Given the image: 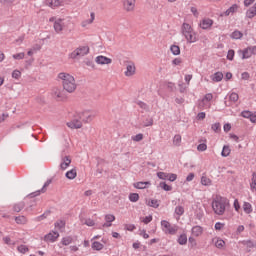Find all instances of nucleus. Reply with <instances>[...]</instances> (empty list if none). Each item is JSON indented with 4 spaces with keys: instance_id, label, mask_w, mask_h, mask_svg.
I'll return each instance as SVG.
<instances>
[{
    "instance_id": "obj_1",
    "label": "nucleus",
    "mask_w": 256,
    "mask_h": 256,
    "mask_svg": "<svg viewBox=\"0 0 256 256\" xmlns=\"http://www.w3.org/2000/svg\"><path fill=\"white\" fill-rule=\"evenodd\" d=\"M95 118V112L91 110H86L80 113H76L74 118L67 123V127L70 129H81L83 123H91Z\"/></svg>"
},
{
    "instance_id": "obj_2",
    "label": "nucleus",
    "mask_w": 256,
    "mask_h": 256,
    "mask_svg": "<svg viewBox=\"0 0 256 256\" xmlns=\"http://www.w3.org/2000/svg\"><path fill=\"white\" fill-rule=\"evenodd\" d=\"M229 205V199L221 195H216L212 200V210L215 213V215L218 216L225 215V211H227Z\"/></svg>"
},
{
    "instance_id": "obj_3",
    "label": "nucleus",
    "mask_w": 256,
    "mask_h": 256,
    "mask_svg": "<svg viewBox=\"0 0 256 256\" xmlns=\"http://www.w3.org/2000/svg\"><path fill=\"white\" fill-rule=\"evenodd\" d=\"M58 79L62 81V86L64 91L67 93H73L77 89V83L75 82V77L69 73L61 72L58 74Z\"/></svg>"
},
{
    "instance_id": "obj_4",
    "label": "nucleus",
    "mask_w": 256,
    "mask_h": 256,
    "mask_svg": "<svg viewBox=\"0 0 256 256\" xmlns=\"http://www.w3.org/2000/svg\"><path fill=\"white\" fill-rule=\"evenodd\" d=\"M182 35L185 37L187 43H197L198 38H197V32L193 30V27L189 25V23H183L182 24Z\"/></svg>"
},
{
    "instance_id": "obj_5",
    "label": "nucleus",
    "mask_w": 256,
    "mask_h": 256,
    "mask_svg": "<svg viewBox=\"0 0 256 256\" xmlns=\"http://www.w3.org/2000/svg\"><path fill=\"white\" fill-rule=\"evenodd\" d=\"M161 229L165 235H177V231H179V226L176 224H171L167 220H162L160 222Z\"/></svg>"
},
{
    "instance_id": "obj_6",
    "label": "nucleus",
    "mask_w": 256,
    "mask_h": 256,
    "mask_svg": "<svg viewBox=\"0 0 256 256\" xmlns=\"http://www.w3.org/2000/svg\"><path fill=\"white\" fill-rule=\"evenodd\" d=\"M89 55V46H80L76 48L70 55V59H77L79 57H85Z\"/></svg>"
},
{
    "instance_id": "obj_7",
    "label": "nucleus",
    "mask_w": 256,
    "mask_h": 256,
    "mask_svg": "<svg viewBox=\"0 0 256 256\" xmlns=\"http://www.w3.org/2000/svg\"><path fill=\"white\" fill-rule=\"evenodd\" d=\"M67 153H69V152L64 151L60 155L61 162H60L59 167H60L61 171L67 170L69 165H71V156L67 155Z\"/></svg>"
},
{
    "instance_id": "obj_8",
    "label": "nucleus",
    "mask_w": 256,
    "mask_h": 256,
    "mask_svg": "<svg viewBox=\"0 0 256 256\" xmlns=\"http://www.w3.org/2000/svg\"><path fill=\"white\" fill-rule=\"evenodd\" d=\"M239 54L242 55V59H251L252 55H256V46H249L244 50H239Z\"/></svg>"
},
{
    "instance_id": "obj_9",
    "label": "nucleus",
    "mask_w": 256,
    "mask_h": 256,
    "mask_svg": "<svg viewBox=\"0 0 256 256\" xmlns=\"http://www.w3.org/2000/svg\"><path fill=\"white\" fill-rule=\"evenodd\" d=\"M137 71V68L135 67V62L133 61H127L126 62V71L124 72L125 77H133Z\"/></svg>"
},
{
    "instance_id": "obj_10",
    "label": "nucleus",
    "mask_w": 256,
    "mask_h": 256,
    "mask_svg": "<svg viewBox=\"0 0 256 256\" xmlns=\"http://www.w3.org/2000/svg\"><path fill=\"white\" fill-rule=\"evenodd\" d=\"M52 95L57 101H65L67 99V94L65 93V90H62L60 88H54L52 90Z\"/></svg>"
},
{
    "instance_id": "obj_11",
    "label": "nucleus",
    "mask_w": 256,
    "mask_h": 256,
    "mask_svg": "<svg viewBox=\"0 0 256 256\" xmlns=\"http://www.w3.org/2000/svg\"><path fill=\"white\" fill-rule=\"evenodd\" d=\"M57 239H59V232L57 231L49 232L44 236V241H46L47 243H55Z\"/></svg>"
},
{
    "instance_id": "obj_12",
    "label": "nucleus",
    "mask_w": 256,
    "mask_h": 256,
    "mask_svg": "<svg viewBox=\"0 0 256 256\" xmlns=\"http://www.w3.org/2000/svg\"><path fill=\"white\" fill-rule=\"evenodd\" d=\"M51 185V180H47L43 187L40 190H37L35 192H32L29 194V197H39V195H41V193H45V191H47V188Z\"/></svg>"
},
{
    "instance_id": "obj_13",
    "label": "nucleus",
    "mask_w": 256,
    "mask_h": 256,
    "mask_svg": "<svg viewBox=\"0 0 256 256\" xmlns=\"http://www.w3.org/2000/svg\"><path fill=\"white\" fill-rule=\"evenodd\" d=\"M95 62L98 65H111L113 60H111V58H108L107 56L100 55L96 57Z\"/></svg>"
},
{
    "instance_id": "obj_14",
    "label": "nucleus",
    "mask_w": 256,
    "mask_h": 256,
    "mask_svg": "<svg viewBox=\"0 0 256 256\" xmlns=\"http://www.w3.org/2000/svg\"><path fill=\"white\" fill-rule=\"evenodd\" d=\"M238 10H239V5L233 4L224 13L221 14V17H229V15H233L234 13H237Z\"/></svg>"
},
{
    "instance_id": "obj_15",
    "label": "nucleus",
    "mask_w": 256,
    "mask_h": 256,
    "mask_svg": "<svg viewBox=\"0 0 256 256\" xmlns=\"http://www.w3.org/2000/svg\"><path fill=\"white\" fill-rule=\"evenodd\" d=\"M192 237H201L203 235V227L200 225L193 226L191 229Z\"/></svg>"
},
{
    "instance_id": "obj_16",
    "label": "nucleus",
    "mask_w": 256,
    "mask_h": 256,
    "mask_svg": "<svg viewBox=\"0 0 256 256\" xmlns=\"http://www.w3.org/2000/svg\"><path fill=\"white\" fill-rule=\"evenodd\" d=\"M200 27L204 30L211 29V27H213V20L209 18L203 19L200 22Z\"/></svg>"
},
{
    "instance_id": "obj_17",
    "label": "nucleus",
    "mask_w": 256,
    "mask_h": 256,
    "mask_svg": "<svg viewBox=\"0 0 256 256\" xmlns=\"http://www.w3.org/2000/svg\"><path fill=\"white\" fill-rule=\"evenodd\" d=\"M126 11H133L135 9V0H122Z\"/></svg>"
},
{
    "instance_id": "obj_18",
    "label": "nucleus",
    "mask_w": 256,
    "mask_h": 256,
    "mask_svg": "<svg viewBox=\"0 0 256 256\" xmlns=\"http://www.w3.org/2000/svg\"><path fill=\"white\" fill-rule=\"evenodd\" d=\"M64 25H65V23H63V19L55 20L54 31H56V33H61V31H63Z\"/></svg>"
},
{
    "instance_id": "obj_19",
    "label": "nucleus",
    "mask_w": 256,
    "mask_h": 256,
    "mask_svg": "<svg viewBox=\"0 0 256 256\" xmlns=\"http://www.w3.org/2000/svg\"><path fill=\"white\" fill-rule=\"evenodd\" d=\"M136 105L142 110V113H149L151 111V108L147 105V103L138 100L136 101Z\"/></svg>"
},
{
    "instance_id": "obj_20",
    "label": "nucleus",
    "mask_w": 256,
    "mask_h": 256,
    "mask_svg": "<svg viewBox=\"0 0 256 256\" xmlns=\"http://www.w3.org/2000/svg\"><path fill=\"white\" fill-rule=\"evenodd\" d=\"M212 81L215 83H219L223 81V73L222 72H215L213 76L211 77Z\"/></svg>"
},
{
    "instance_id": "obj_21",
    "label": "nucleus",
    "mask_w": 256,
    "mask_h": 256,
    "mask_svg": "<svg viewBox=\"0 0 256 256\" xmlns=\"http://www.w3.org/2000/svg\"><path fill=\"white\" fill-rule=\"evenodd\" d=\"M243 211H244V213H246L247 215H249L250 213H253V206L251 205V203H249V202H244V203H243Z\"/></svg>"
},
{
    "instance_id": "obj_22",
    "label": "nucleus",
    "mask_w": 256,
    "mask_h": 256,
    "mask_svg": "<svg viewBox=\"0 0 256 256\" xmlns=\"http://www.w3.org/2000/svg\"><path fill=\"white\" fill-rule=\"evenodd\" d=\"M66 179L73 180L75 177H77V170L75 168L71 169L70 171H67L65 174Z\"/></svg>"
},
{
    "instance_id": "obj_23",
    "label": "nucleus",
    "mask_w": 256,
    "mask_h": 256,
    "mask_svg": "<svg viewBox=\"0 0 256 256\" xmlns=\"http://www.w3.org/2000/svg\"><path fill=\"white\" fill-rule=\"evenodd\" d=\"M46 5L51 7V9H55V7H59L61 5V1L59 0H46Z\"/></svg>"
},
{
    "instance_id": "obj_24",
    "label": "nucleus",
    "mask_w": 256,
    "mask_h": 256,
    "mask_svg": "<svg viewBox=\"0 0 256 256\" xmlns=\"http://www.w3.org/2000/svg\"><path fill=\"white\" fill-rule=\"evenodd\" d=\"M147 185H151V182H136L134 183L135 189H147Z\"/></svg>"
},
{
    "instance_id": "obj_25",
    "label": "nucleus",
    "mask_w": 256,
    "mask_h": 256,
    "mask_svg": "<svg viewBox=\"0 0 256 256\" xmlns=\"http://www.w3.org/2000/svg\"><path fill=\"white\" fill-rule=\"evenodd\" d=\"M93 251H101L105 247L101 242L94 241L91 245Z\"/></svg>"
},
{
    "instance_id": "obj_26",
    "label": "nucleus",
    "mask_w": 256,
    "mask_h": 256,
    "mask_svg": "<svg viewBox=\"0 0 256 256\" xmlns=\"http://www.w3.org/2000/svg\"><path fill=\"white\" fill-rule=\"evenodd\" d=\"M25 209V202H19L13 206V211L19 213Z\"/></svg>"
},
{
    "instance_id": "obj_27",
    "label": "nucleus",
    "mask_w": 256,
    "mask_h": 256,
    "mask_svg": "<svg viewBox=\"0 0 256 256\" xmlns=\"http://www.w3.org/2000/svg\"><path fill=\"white\" fill-rule=\"evenodd\" d=\"M241 243H242V245L247 247V249H249L248 251H251V249H253L255 247V242L252 240H244Z\"/></svg>"
},
{
    "instance_id": "obj_28",
    "label": "nucleus",
    "mask_w": 256,
    "mask_h": 256,
    "mask_svg": "<svg viewBox=\"0 0 256 256\" xmlns=\"http://www.w3.org/2000/svg\"><path fill=\"white\" fill-rule=\"evenodd\" d=\"M93 21H95V13L92 12L90 14V19L82 22V27H87V25H91V23H93Z\"/></svg>"
},
{
    "instance_id": "obj_29",
    "label": "nucleus",
    "mask_w": 256,
    "mask_h": 256,
    "mask_svg": "<svg viewBox=\"0 0 256 256\" xmlns=\"http://www.w3.org/2000/svg\"><path fill=\"white\" fill-rule=\"evenodd\" d=\"M93 21H95V13L92 12L90 14V19L82 22V27H87V25H91V23H93Z\"/></svg>"
},
{
    "instance_id": "obj_30",
    "label": "nucleus",
    "mask_w": 256,
    "mask_h": 256,
    "mask_svg": "<svg viewBox=\"0 0 256 256\" xmlns=\"http://www.w3.org/2000/svg\"><path fill=\"white\" fill-rule=\"evenodd\" d=\"M15 222L17 225H25V223H27V218L25 216H16Z\"/></svg>"
},
{
    "instance_id": "obj_31",
    "label": "nucleus",
    "mask_w": 256,
    "mask_h": 256,
    "mask_svg": "<svg viewBox=\"0 0 256 256\" xmlns=\"http://www.w3.org/2000/svg\"><path fill=\"white\" fill-rule=\"evenodd\" d=\"M177 242L179 243V245H187V234H181L178 237Z\"/></svg>"
},
{
    "instance_id": "obj_32",
    "label": "nucleus",
    "mask_w": 256,
    "mask_h": 256,
    "mask_svg": "<svg viewBox=\"0 0 256 256\" xmlns=\"http://www.w3.org/2000/svg\"><path fill=\"white\" fill-rule=\"evenodd\" d=\"M170 51L172 55H181V48L175 44L170 47Z\"/></svg>"
},
{
    "instance_id": "obj_33",
    "label": "nucleus",
    "mask_w": 256,
    "mask_h": 256,
    "mask_svg": "<svg viewBox=\"0 0 256 256\" xmlns=\"http://www.w3.org/2000/svg\"><path fill=\"white\" fill-rule=\"evenodd\" d=\"M54 226H55V228L58 229L59 231H63V229H65V221H63V220H58L57 222H55Z\"/></svg>"
},
{
    "instance_id": "obj_34",
    "label": "nucleus",
    "mask_w": 256,
    "mask_h": 256,
    "mask_svg": "<svg viewBox=\"0 0 256 256\" xmlns=\"http://www.w3.org/2000/svg\"><path fill=\"white\" fill-rule=\"evenodd\" d=\"M61 243L64 246L71 245V243H73V238L71 236L63 237Z\"/></svg>"
},
{
    "instance_id": "obj_35",
    "label": "nucleus",
    "mask_w": 256,
    "mask_h": 256,
    "mask_svg": "<svg viewBox=\"0 0 256 256\" xmlns=\"http://www.w3.org/2000/svg\"><path fill=\"white\" fill-rule=\"evenodd\" d=\"M231 39H241L243 37V33L239 30H235L230 35Z\"/></svg>"
},
{
    "instance_id": "obj_36",
    "label": "nucleus",
    "mask_w": 256,
    "mask_h": 256,
    "mask_svg": "<svg viewBox=\"0 0 256 256\" xmlns=\"http://www.w3.org/2000/svg\"><path fill=\"white\" fill-rule=\"evenodd\" d=\"M173 145H175V147H181V135L176 134L173 137Z\"/></svg>"
},
{
    "instance_id": "obj_37",
    "label": "nucleus",
    "mask_w": 256,
    "mask_h": 256,
    "mask_svg": "<svg viewBox=\"0 0 256 256\" xmlns=\"http://www.w3.org/2000/svg\"><path fill=\"white\" fill-rule=\"evenodd\" d=\"M128 199L131 203H137L139 201V195L137 193H130Z\"/></svg>"
},
{
    "instance_id": "obj_38",
    "label": "nucleus",
    "mask_w": 256,
    "mask_h": 256,
    "mask_svg": "<svg viewBox=\"0 0 256 256\" xmlns=\"http://www.w3.org/2000/svg\"><path fill=\"white\" fill-rule=\"evenodd\" d=\"M174 213L178 217H181V215H183L185 213V208H183V206H176Z\"/></svg>"
},
{
    "instance_id": "obj_39",
    "label": "nucleus",
    "mask_w": 256,
    "mask_h": 256,
    "mask_svg": "<svg viewBox=\"0 0 256 256\" xmlns=\"http://www.w3.org/2000/svg\"><path fill=\"white\" fill-rule=\"evenodd\" d=\"M231 153V148H229V146L225 145L223 146L221 155L222 157H229V154Z\"/></svg>"
},
{
    "instance_id": "obj_40",
    "label": "nucleus",
    "mask_w": 256,
    "mask_h": 256,
    "mask_svg": "<svg viewBox=\"0 0 256 256\" xmlns=\"http://www.w3.org/2000/svg\"><path fill=\"white\" fill-rule=\"evenodd\" d=\"M148 207H153L154 209H157L159 207V201L152 199L147 202Z\"/></svg>"
},
{
    "instance_id": "obj_41",
    "label": "nucleus",
    "mask_w": 256,
    "mask_h": 256,
    "mask_svg": "<svg viewBox=\"0 0 256 256\" xmlns=\"http://www.w3.org/2000/svg\"><path fill=\"white\" fill-rule=\"evenodd\" d=\"M152 125H153V118H146L145 120L142 121L143 127H152Z\"/></svg>"
},
{
    "instance_id": "obj_42",
    "label": "nucleus",
    "mask_w": 256,
    "mask_h": 256,
    "mask_svg": "<svg viewBox=\"0 0 256 256\" xmlns=\"http://www.w3.org/2000/svg\"><path fill=\"white\" fill-rule=\"evenodd\" d=\"M215 247H217V249H223V247H225V241L223 239L217 238Z\"/></svg>"
},
{
    "instance_id": "obj_43",
    "label": "nucleus",
    "mask_w": 256,
    "mask_h": 256,
    "mask_svg": "<svg viewBox=\"0 0 256 256\" xmlns=\"http://www.w3.org/2000/svg\"><path fill=\"white\" fill-rule=\"evenodd\" d=\"M229 100L232 102V103H237V101H239V94L235 93V92H232L230 95H229Z\"/></svg>"
},
{
    "instance_id": "obj_44",
    "label": "nucleus",
    "mask_w": 256,
    "mask_h": 256,
    "mask_svg": "<svg viewBox=\"0 0 256 256\" xmlns=\"http://www.w3.org/2000/svg\"><path fill=\"white\" fill-rule=\"evenodd\" d=\"M201 184L205 187H209L211 185V179L207 178L206 176L201 177Z\"/></svg>"
},
{
    "instance_id": "obj_45",
    "label": "nucleus",
    "mask_w": 256,
    "mask_h": 256,
    "mask_svg": "<svg viewBox=\"0 0 256 256\" xmlns=\"http://www.w3.org/2000/svg\"><path fill=\"white\" fill-rule=\"evenodd\" d=\"M157 177H158V179H161L162 181H167V179L169 177V173L158 172Z\"/></svg>"
},
{
    "instance_id": "obj_46",
    "label": "nucleus",
    "mask_w": 256,
    "mask_h": 256,
    "mask_svg": "<svg viewBox=\"0 0 256 256\" xmlns=\"http://www.w3.org/2000/svg\"><path fill=\"white\" fill-rule=\"evenodd\" d=\"M160 187H161V189H163L164 191H173V187L167 185L166 182H160Z\"/></svg>"
},
{
    "instance_id": "obj_47",
    "label": "nucleus",
    "mask_w": 256,
    "mask_h": 256,
    "mask_svg": "<svg viewBox=\"0 0 256 256\" xmlns=\"http://www.w3.org/2000/svg\"><path fill=\"white\" fill-rule=\"evenodd\" d=\"M211 129L213 130L214 133H219V131H221V123L219 122L214 123Z\"/></svg>"
},
{
    "instance_id": "obj_48",
    "label": "nucleus",
    "mask_w": 256,
    "mask_h": 256,
    "mask_svg": "<svg viewBox=\"0 0 256 256\" xmlns=\"http://www.w3.org/2000/svg\"><path fill=\"white\" fill-rule=\"evenodd\" d=\"M12 57L16 61H21V59H25V53H23V52L17 53V54L12 55Z\"/></svg>"
},
{
    "instance_id": "obj_49",
    "label": "nucleus",
    "mask_w": 256,
    "mask_h": 256,
    "mask_svg": "<svg viewBox=\"0 0 256 256\" xmlns=\"http://www.w3.org/2000/svg\"><path fill=\"white\" fill-rule=\"evenodd\" d=\"M19 253L25 254L29 251V247H27L26 245H20L17 247Z\"/></svg>"
},
{
    "instance_id": "obj_50",
    "label": "nucleus",
    "mask_w": 256,
    "mask_h": 256,
    "mask_svg": "<svg viewBox=\"0 0 256 256\" xmlns=\"http://www.w3.org/2000/svg\"><path fill=\"white\" fill-rule=\"evenodd\" d=\"M234 58H235V50L233 49L228 50V53H227L228 61H233Z\"/></svg>"
},
{
    "instance_id": "obj_51",
    "label": "nucleus",
    "mask_w": 256,
    "mask_h": 256,
    "mask_svg": "<svg viewBox=\"0 0 256 256\" xmlns=\"http://www.w3.org/2000/svg\"><path fill=\"white\" fill-rule=\"evenodd\" d=\"M105 221L106 223H113V221H115V215L113 214L105 215Z\"/></svg>"
},
{
    "instance_id": "obj_52",
    "label": "nucleus",
    "mask_w": 256,
    "mask_h": 256,
    "mask_svg": "<svg viewBox=\"0 0 256 256\" xmlns=\"http://www.w3.org/2000/svg\"><path fill=\"white\" fill-rule=\"evenodd\" d=\"M132 141H136V143H139V141H143V134L139 133L135 136H132Z\"/></svg>"
},
{
    "instance_id": "obj_53",
    "label": "nucleus",
    "mask_w": 256,
    "mask_h": 256,
    "mask_svg": "<svg viewBox=\"0 0 256 256\" xmlns=\"http://www.w3.org/2000/svg\"><path fill=\"white\" fill-rule=\"evenodd\" d=\"M252 113H253V112H251V111L245 110V111H242V112H241V115H242V117H244V119H250Z\"/></svg>"
},
{
    "instance_id": "obj_54",
    "label": "nucleus",
    "mask_w": 256,
    "mask_h": 256,
    "mask_svg": "<svg viewBox=\"0 0 256 256\" xmlns=\"http://www.w3.org/2000/svg\"><path fill=\"white\" fill-rule=\"evenodd\" d=\"M84 225H87L88 227H93V226H95V221H93V219H91V218H87L84 221Z\"/></svg>"
},
{
    "instance_id": "obj_55",
    "label": "nucleus",
    "mask_w": 256,
    "mask_h": 256,
    "mask_svg": "<svg viewBox=\"0 0 256 256\" xmlns=\"http://www.w3.org/2000/svg\"><path fill=\"white\" fill-rule=\"evenodd\" d=\"M142 221H143V223L145 225H149V223H151L153 221V216L152 215H148Z\"/></svg>"
},
{
    "instance_id": "obj_56",
    "label": "nucleus",
    "mask_w": 256,
    "mask_h": 256,
    "mask_svg": "<svg viewBox=\"0 0 256 256\" xmlns=\"http://www.w3.org/2000/svg\"><path fill=\"white\" fill-rule=\"evenodd\" d=\"M12 77H13V79H21V71H19V70H14V71L12 72Z\"/></svg>"
},
{
    "instance_id": "obj_57",
    "label": "nucleus",
    "mask_w": 256,
    "mask_h": 256,
    "mask_svg": "<svg viewBox=\"0 0 256 256\" xmlns=\"http://www.w3.org/2000/svg\"><path fill=\"white\" fill-rule=\"evenodd\" d=\"M223 227H225V224L221 223V222H216L214 228L216 229V231H221L223 229Z\"/></svg>"
},
{
    "instance_id": "obj_58",
    "label": "nucleus",
    "mask_w": 256,
    "mask_h": 256,
    "mask_svg": "<svg viewBox=\"0 0 256 256\" xmlns=\"http://www.w3.org/2000/svg\"><path fill=\"white\" fill-rule=\"evenodd\" d=\"M202 101H207V102L213 101V94H211V93L206 94V95L203 97Z\"/></svg>"
},
{
    "instance_id": "obj_59",
    "label": "nucleus",
    "mask_w": 256,
    "mask_h": 256,
    "mask_svg": "<svg viewBox=\"0 0 256 256\" xmlns=\"http://www.w3.org/2000/svg\"><path fill=\"white\" fill-rule=\"evenodd\" d=\"M198 151H207V144L201 143L197 146Z\"/></svg>"
},
{
    "instance_id": "obj_60",
    "label": "nucleus",
    "mask_w": 256,
    "mask_h": 256,
    "mask_svg": "<svg viewBox=\"0 0 256 256\" xmlns=\"http://www.w3.org/2000/svg\"><path fill=\"white\" fill-rule=\"evenodd\" d=\"M125 229H126V231H135V229H137V227H135L134 224H126Z\"/></svg>"
},
{
    "instance_id": "obj_61",
    "label": "nucleus",
    "mask_w": 256,
    "mask_h": 256,
    "mask_svg": "<svg viewBox=\"0 0 256 256\" xmlns=\"http://www.w3.org/2000/svg\"><path fill=\"white\" fill-rule=\"evenodd\" d=\"M84 63L87 67H91L92 69L95 68V62H93V60H85Z\"/></svg>"
},
{
    "instance_id": "obj_62",
    "label": "nucleus",
    "mask_w": 256,
    "mask_h": 256,
    "mask_svg": "<svg viewBox=\"0 0 256 256\" xmlns=\"http://www.w3.org/2000/svg\"><path fill=\"white\" fill-rule=\"evenodd\" d=\"M167 181H171L172 183H173V181H177V174H169L168 173Z\"/></svg>"
},
{
    "instance_id": "obj_63",
    "label": "nucleus",
    "mask_w": 256,
    "mask_h": 256,
    "mask_svg": "<svg viewBox=\"0 0 256 256\" xmlns=\"http://www.w3.org/2000/svg\"><path fill=\"white\" fill-rule=\"evenodd\" d=\"M205 117H206L205 112H200V113H198V115H197V119H198L199 121L205 119Z\"/></svg>"
},
{
    "instance_id": "obj_64",
    "label": "nucleus",
    "mask_w": 256,
    "mask_h": 256,
    "mask_svg": "<svg viewBox=\"0 0 256 256\" xmlns=\"http://www.w3.org/2000/svg\"><path fill=\"white\" fill-rule=\"evenodd\" d=\"M250 121H251V123H256V113H252L251 115H250Z\"/></svg>"
}]
</instances>
